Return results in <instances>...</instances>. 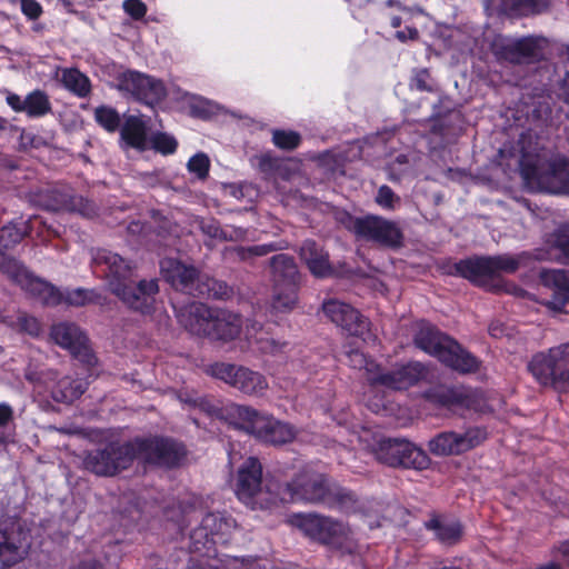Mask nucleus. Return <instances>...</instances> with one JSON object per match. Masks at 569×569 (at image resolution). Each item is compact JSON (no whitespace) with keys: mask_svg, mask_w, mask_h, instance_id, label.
I'll list each match as a JSON object with an SVG mask.
<instances>
[{"mask_svg":"<svg viewBox=\"0 0 569 569\" xmlns=\"http://www.w3.org/2000/svg\"><path fill=\"white\" fill-rule=\"evenodd\" d=\"M183 447L167 438H136L126 443L111 442L88 453L84 466L98 476H113L131 466L134 459L162 467L177 466L183 458Z\"/></svg>","mask_w":569,"mask_h":569,"instance_id":"nucleus-1","label":"nucleus"},{"mask_svg":"<svg viewBox=\"0 0 569 569\" xmlns=\"http://www.w3.org/2000/svg\"><path fill=\"white\" fill-rule=\"evenodd\" d=\"M92 261L108 281L109 289L129 308L141 313H150L159 291L154 279L141 280L136 286L129 283L131 267L121 256L107 249L92 253Z\"/></svg>","mask_w":569,"mask_h":569,"instance_id":"nucleus-2","label":"nucleus"},{"mask_svg":"<svg viewBox=\"0 0 569 569\" xmlns=\"http://www.w3.org/2000/svg\"><path fill=\"white\" fill-rule=\"evenodd\" d=\"M279 501L321 502L348 512L355 509L356 496L345 488L330 489L322 473L306 466L291 482L280 486Z\"/></svg>","mask_w":569,"mask_h":569,"instance_id":"nucleus-3","label":"nucleus"},{"mask_svg":"<svg viewBox=\"0 0 569 569\" xmlns=\"http://www.w3.org/2000/svg\"><path fill=\"white\" fill-rule=\"evenodd\" d=\"M178 322L190 333L216 341H230L240 333L241 318L224 309L209 308L201 302H189L176 308Z\"/></svg>","mask_w":569,"mask_h":569,"instance_id":"nucleus-4","label":"nucleus"},{"mask_svg":"<svg viewBox=\"0 0 569 569\" xmlns=\"http://www.w3.org/2000/svg\"><path fill=\"white\" fill-rule=\"evenodd\" d=\"M0 268L22 290L46 306H57L64 302L69 306L82 307L99 299V295L94 290L77 288L61 291L44 279L36 277L23 264L13 260L4 259L0 263Z\"/></svg>","mask_w":569,"mask_h":569,"instance_id":"nucleus-5","label":"nucleus"},{"mask_svg":"<svg viewBox=\"0 0 569 569\" xmlns=\"http://www.w3.org/2000/svg\"><path fill=\"white\" fill-rule=\"evenodd\" d=\"M346 357L350 367L355 369H365L367 379L370 382V392H376L378 386L391 390H405L418 383L427 376V369L420 362H408L396 366L389 371H385L373 360H369L359 349L350 348L346 351Z\"/></svg>","mask_w":569,"mask_h":569,"instance_id":"nucleus-6","label":"nucleus"},{"mask_svg":"<svg viewBox=\"0 0 569 569\" xmlns=\"http://www.w3.org/2000/svg\"><path fill=\"white\" fill-rule=\"evenodd\" d=\"M415 343L418 348L456 371L469 373L479 368V361L475 356L429 323L420 325L415 335Z\"/></svg>","mask_w":569,"mask_h":569,"instance_id":"nucleus-7","label":"nucleus"},{"mask_svg":"<svg viewBox=\"0 0 569 569\" xmlns=\"http://www.w3.org/2000/svg\"><path fill=\"white\" fill-rule=\"evenodd\" d=\"M229 413L236 420L234 426L238 429L252 435L262 442L279 446L290 442L297 437V431L291 425L250 406L234 405L230 408Z\"/></svg>","mask_w":569,"mask_h":569,"instance_id":"nucleus-8","label":"nucleus"},{"mask_svg":"<svg viewBox=\"0 0 569 569\" xmlns=\"http://www.w3.org/2000/svg\"><path fill=\"white\" fill-rule=\"evenodd\" d=\"M291 523L307 537L320 541L342 553L359 550L356 532L347 525L313 513L292 516Z\"/></svg>","mask_w":569,"mask_h":569,"instance_id":"nucleus-9","label":"nucleus"},{"mask_svg":"<svg viewBox=\"0 0 569 569\" xmlns=\"http://www.w3.org/2000/svg\"><path fill=\"white\" fill-rule=\"evenodd\" d=\"M519 168L523 179L528 183L535 184L540 191L569 194V159L553 158L548 163L547 170L541 172L540 157L523 152Z\"/></svg>","mask_w":569,"mask_h":569,"instance_id":"nucleus-10","label":"nucleus"},{"mask_svg":"<svg viewBox=\"0 0 569 569\" xmlns=\"http://www.w3.org/2000/svg\"><path fill=\"white\" fill-rule=\"evenodd\" d=\"M530 253L498 254L492 257H475L455 263L457 274L478 286H487L489 281L502 273H513L525 264Z\"/></svg>","mask_w":569,"mask_h":569,"instance_id":"nucleus-11","label":"nucleus"},{"mask_svg":"<svg viewBox=\"0 0 569 569\" xmlns=\"http://www.w3.org/2000/svg\"><path fill=\"white\" fill-rule=\"evenodd\" d=\"M262 466L254 457H249L238 471L236 495L243 503L254 508L264 507L279 501L280 486L266 482L263 488Z\"/></svg>","mask_w":569,"mask_h":569,"instance_id":"nucleus-12","label":"nucleus"},{"mask_svg":"<svg viewBox=\"0 0 569 569\" xmlns=\"http://www.w3.org/2000/svg\"><path fill=\"white\" fill-rule=\"evenodd\" d=\"M528 368L541 385L569 389V343L535 355Z\"/></svg>","mask_w":569,"mask_h":569,"instance_id":"nucleus-13","label":"nucleus"},{"mask_svg":"<svg viewBox=\"0 0 569 569\" xmlns=\"http://www.w3.org/2000/svg\"><path fill=\"white\" fill-rule=\"evenodd\" d=\"M207 373L250 397H263L269 388L262 373L242 366L216 362L207 368Z\"/></svg>","mask_w":569,"mask_h":569,"instance_id":"nucleus-14","label":"nucleus"},{"mask_svg":"<svg viewBox=\"0 0 569 569\" xmlns=\"http://www.w3.org/2000/svg\"><path fill=\"white\" fill-rule=\"evenodd\" d=\"M116 88L151 108L162 102L167 96L161 80L134 70L119 72L116 77Z\"/></svg>","mask_w":569,"mask_h":569,"instance_id":"nucleus-15","label":"nucleus"},{"mask_svg":"<svg viewBox=\"0 0 569 569\" xmlns=\"http://www.w3.org/2000/svg\"><path fill=\"white\" fill-rule=\"evenodd\" d=\"M376 458L388 466L426 469L430 460L427 453L405 439L386 438L378 441L373 450Z\"/></svg>","mask_w":569,"mask_h":569,"instance_id":"nucleus-16","label":"nucleus"},{"mask_svg":"<svg viewBox=\"0 0 569 569\" xmlns=\"http://www.w3.org/2000/svg\"><path fill=\"white\" fill-rule=\"evenodd\" d=\"M234 528L236 521L231 517L220 512L207 513L190 533L191 551H209L213 545L227 542Z\"/></svg>","mask_w":569,"mask_h":569,"instance_id":"nucleus-17","label":"nucleus"},{"mask_svg":"<svg viewBox=\"0 0 569 569\" xmlns=\"http://www.w3.org/2000/svg\"><path fill=\"white\" fill-rule=\"evenodd\" d=\"M347 228L357 237L385 247H396L400 244L402 238L395 222L379 216L348 217Z\"/></svg>","mask_w":569,"mask_h":569,"instance_id":"nucleus-18","label":"nucleus"},{"mask_svg":"<svg viewBox=\"0 0 569 569\" xmlns=\"http://www.w3.org/2000/svg\"><path fill=\"white\" fill-rule=\"evenodd\" d=\"M29 533L21 523L7 518L0 521V562L10 567L21 561L29 551Z\"/></svg>","mask_w":569,"mask_h":569,"instance_id":"nucleus-19","label":"nucleus"},{"mask_svg":"<svg viewBox=\"0 0 569 569\" xmlns=\"http://www.w3.org/2000/svg\"><path fill=\"white\" fill-rule=\"evenodd\" d=\"M548 44L542 37L499 39L495 42L496 56L512 63H528L540 60Z\"/></svg>","mask_w":569,"mask_h":569,"instance_id":"nucleus-20","label":"nucleus"},{"mask_svg":"<svg viewBox=\"0 0 569 569\" xmlns=\"http://www.w3.org/2000/svg\"><path fill=\"white\" fill-rule=\"evenodd\" d=\"M50 337L54 343L68 350L71 356L87 366L96 363V357L86 333L72 322H59L51 327Z\"/></svg>","mask_w":569,"mask_h":569,"instance_id":"nucleus-21","label":"nucleus"},{"mask_svg":"<svg viewBox=\"0 0 569 569\" xmlns=\"http://www.w3.org/2000/svg\"><path fill=\"white\" fill-rule=\"evenodd\" d=\"M487 438L486 429L473 427L463 433L445 431L429 441V450L436 456L459 455L479 446Z\"/></svg>","mask_w":569,"mask_h":569,"instance_id":"nucleus-22","label":"nucleus"},{"mask_svg":"<svg viewBox=\"0 0 569 569\" xmlns=\"http://www.w3.org/2000/svg\"><path fill=\"white\" fill-rule=\"evenodd\" d=\"M38 203L46 210L54 212H77L84 217H90L94 213V207L90 201L74 194L73 190L66 186L40 191Z\"/></svg>","mask_w":569,"mask_h":569,"instance_id":"nucleus-23","label":"nucleus"},{"mask_svg":"<svg viewBox=\"0 0 569 569\" xmlns=\"http://www.w3.org/2000/svg\"><path fill=\"white\" fill-rule=\"evenodd\" d=\"M322 310L326 317L350 336L359 337L363 341L371 338L368 319L350 305L337 299H329L322 303Z\"/></svg>","mask_w":569,"mask_h":569,"instance_id":"nucleus-24","label":"nucleus"},{"mask_svg":"<svg viewBox=\"0 0 569 569\" xmlns=\"http://www.w3.org/2000/svg\"><path fill=\"white\" fill-rule=\"evenodd\" d=\"M160 269L166 281L174 289L192 296L203 293L197 284L199 273L193 266H187L173 258H164L160 262Z\"/></svg>","mask_w":569,"mask_h":569,"instance_id":"nucleus-25","label":"nucleus"},{"mask_svg":"<svg viewBox=\"0 0 569 569\" xmlns=\"http://www.w3.org/2000/svg\"><path fill=\"white\" fill-rule=\"evenodd\" d=\"M427 398L432 402L448 408H466L475 411H481L482 408L477 403V393L462 387L439 386L427 392Z\"/></svg>","mask_w":569,"mask_h":569,"instance_id":"nucleus-26","label":"nucleus"},{"mask_svg":"<svg viewBox=\"0 0 569 569\" xmlns=\"http://www.w3.org/2000/svg\"><path fill=\"white\" fill-rule=\"evenodd\" d=\"M541 284L551 291V299L546 306L555 311H562L569 302V271L546 269L540 272Z\"/></svg>","mask_w":569,"mask_h":569,"instance_id":"nucleus-27","label":"nucleus"},{"mask_svg":"<svg viewBox=\"0 0 569 569\" xmlns=\"http://www.w3.org/2000/svg\"><path fill=\"white\" fill-rule=\"evenodd\" d=\"M6 101L13 111L23 112L32 119L44 117L52 109L49 96L39 89L29 92L24 98L8 92Z\"/></svg>","mask_w":569,"mask_h":569,"instance_id":"nucleus-28","label":"nucleus"},{"mask_svg":"<svg viewBox=\"0 0 569 569\" xmlns=\"http://www.w3.org/2000/svg\"><path fill=\"white\" fill-rule=\"evenodd\" d=\"M547 249H537L533 258L537 260H555L569 264V222L558 227L546 239Z\"/></svg>","mask_w":569,"mask_h":569,"instance_id":"nucleus-29","label":"nucleus"},{"mask_svg":"<svg viewBox=\"0 0 569 569\" xmlns=\"http://www.w3.org/2000/svg\"><path fill=\"white\" fill-rule=\"evenodd\" d=\"M300 257L315 277L325 278L332 273L328 253L315 241L306 240L302 243Z\"/></svg>","mask_w":569,"mask_h":569,"instance_id":"nucleus-30","label":"nucleus"},{"mask_svg":"<svg viewBox=\"0 0 569 569\" xmlns=\"http://www.w3.org/2000/svg\"><path fill=\"white\" fill-rule=\"evenodd\" d=\"M272 282L274 286L299 287L300 273L295 259L288 254L279 253L271 258Z\"/></svg>","mask_w":569,"mask_h":569,"instance_id":"nucleus-31","label":"nucleus"},{"mask_svg":"<svg viewBox=\"0 0 569 569\" xmlns=\"http://www.w3.org/2000/svg\"><path fill=\"white\" fill-rule=\"evenodd\" d=\"M120 136L127 148H133L139 151L149 148L148 127L140 117H128L121 128Z\"/></svg>","mask_w":569,"mask_h":569,"instance_id":"nucleus-32","label":"nucleus"},{"mask_svg":"<svg viewBox=\"0 0 569 569\" xmlns=\"http://www.w3.org/2000/svg\"><path fill=\"white\" fill-rule=\"evenodd\" d=\"M550 0H500V4H496L497 0H487L486 8L497 9L501 13L511 16H527L531 13H540L549 6Z\"/></svg>","mask_w":569,"mask_h":569,"instance_id":"nucleus-33","label":"nucleus"},{"mask_svg":"<svg viewBox=\"0 0 569 569\" xmlns=\"http://www.w3.org/2000/svg\"><path fill=\"white\" fill-rule=\"evenodd\" d=\"M246 338L249 343L256 345L262 353L276 356L286 347V343H281L270 337L269 332L257 321L247 323Z\"/></svg>","mask_w":569,"mask_h":569,"instance_id":"nucleus-34","label":"nucleus"},{"mask_svg":"<svg viewBox=\"0 0 569 569\" xmlns=\"http://www.w3.org/2000/svg\"><path fill=\"white\" fill-rule=\"evenodd\" d=\"M425 526L428 530L432 531L437 539L443 545H453L461 536L460 523L445 516L432 515L431 518L425 522Z\"/></svg>","mask_w":569,"mask_h":569,"instance_id":"nucleus-35","label":"nucleus"},{"mask_svg":"<svg viewBox=\"0 0 569 569\" xmlns=\"http://www.w3.org/2000/svg\"><path fill=\"white\" fill-rule=\"evenodd\" d=\"M27 231H28V228H27V223L24 221L9 223V224L3 226L0 229V263L4 259H8V260H13V261L18 262L19 264H22L18 260L4 256L2 252L4 250H9L12 247H14L16 244H18L24 238V236L27 234ZM0 271L2 273H4L6 276H8L1 268H0Z\"/></svg>","mask_w":569,"mask_h":569,"instance_id":"nucleus-36","label":"nucleus"},{"mask_svg":"<svg viewBox=\"0 0 569 569\" xmlns=\"http://www.w3.org/2000/svg\"><path fill=\"white\" fill-rule=\"evenodd\" d=\"M200 229L208 237L221 241H240L246 239L247 234V230L241 227H221L219 222L213 219L202 220L200 222Z\"/></svg>","mask_w":569,"mask_h":569,"instance_id":"nucleus-37","label":"nucleus"},{"mask_svg":"<svg viewBox=\"0 0 569 569\" xmlns=\"http://www.w3.org/2000/svg\"><path fill=\"white\" fill-rule=\"evenodd\" d=\"M88 382L82 379L64 377L52 388V398L57 402H72L87 390Z\"/></svg>","mask_w":569,"mask_h":569,"instance_id":"nucleus-38","label":"nucleus"},{"mask_svg":"<svg viewBox=\"0 0 569 569\" xmlns=\"http://www.w3.org/2000/svg\"><path fill=\"white\" fill-rule=\"evenodd\" d=\"M299 287L274 286L271 299L272 313H287L292 311L298 303Z\"/></svg>","mask_w":569,"mask_h":569,"instance_id":"nucleus-39","label":"nucleus"},{"mask_svg":"<svg viewBox=\"0 0 569 569\" xmlns=\"http://www.w3.org/2000/svg\"><path fill=\"white\" fill-rule=\"evenodd\" d=\"M287 247L286 241H276L249 247H232L227 249V253L234 254L241 261H249L257 257L267 256L273 251L282 250Z\"/></svg>","mask_w":569,"mask_h":569,"instance_id":"nucleus-40","label":"nucleus"},{"mask_svg":"<svg viewBox=\"0 0 569 569\" xmlns=\"http://www.w3.org/2000/svg\"><path fill=\"white\" fill-rule=\"evenodd\" d=\"M61 82L66 89L80 98L90 93L91 84L89 78L78 69H64L61 74Z\"/></svg>","mask_w":569,"mask_h":569,"instance_id":"nucleus-41","label":"nucleus"},{"mask_svg":"<svg viewBox=\"0 0 569 569\" xmlns=\"http://www.w3.org/2000/svg\"><path fill=\"white\" fill-rule=\"evenodd\" d=\"M24 377L39 395L46 391H50L52 395V388L56 387L58 381L57 372L51 369L36 370L29 367L24 372Z\"/></svg>","mask_w":569,"mask_h":569,"instance_id":"nucleus-42","label":"nucleus"},{"mask_svg":"<svg viewBox=\"0 0 569 569\" xmlns=\"http://www.w3.org/2000/svg\"><path fill=\"white\" fill-rule=\"evenodd\" d=\"M94 120L109 132L118 130L120 126L119 113L108 106H100L94 110Z\"/></svg>","mask_w":569,"mask_h":569,"instance_id":"nucleus-43","label":"nucleus"},{"mask_svg":"<svg viewBox=\"0 0 569 569\" xmlns=\"http://www.w3.org/2000/svg\"><path fill=\"white\" fill-rule=\"evenodd\" d=\"M421 160V154L417 151H409L407 153H399L395 160L390 163V170L392 173H407L410 172L411 169H415L418 166V162Z\"/></svg>","mask_w":569,"mask_h":569,"instance_id":"nucleus-44","label":"nucleus"},{"mask_svg":"<svg viewBox=\"0 0 569 569\" xmlns=\"http://www.w3.org/2000/svg\"><path fill=\"white\" fill-rule=\"evenodd\" d=\"M187 169L198 180H206L209 176L210 159L206 153L198 152L188 160Z\"/></svg>","mask_w":569,"mask_h":569,"instance_id":"nucleus-45","label":"nucleus"},{"mask_svg":"<svg viewBox=\"0 0 569 569\" xmlns=\"http://www.w3.org/2000/svg\"><path fill=\"white\" fill-rule=\"evenodd\" d=\"M149 147L162 154H172L177 150L178 141L169 133L157 132L150 138Z\"/></svg>","mask_w":569,"mask_h":569,"instance_id":"nucleus-46","label":"nucleus"},{"mask_svg":"<svg viewBox=\"0 0 569 569\" xmlns=\"http://www.w3.org/2000/svg\"><path fill=\"white\" fill-rule=\"evenodd\" d=\"M301 136L293 130L276 129L272 131V142L276 147L292 150L300 144Z\"/></svg>","mask_w":569,"mask_h":569,"instance_id":"nucleus-47","label":"nucleus"},{"mask_svg":"<svg viewBox=\"0 0 569 569\" xmlns=\"http://www.w3.org/2000/svg\"><path fill=\"white\" fill-rule=\"evenodd\" d=\"M182 98L189 106L193 116L207 117L212 112L211 101L204 99L203 97L186 92Z\"/></svg>","mask_w":569,"mask_h":569,"instance_id":"nucleus-48","label":"nucleus"},{"mask_svg":"<svg viewBox=\"0 0 569 569\" xmlns=\"http://www.w3.org/2000/svg\"><path fill=\"white\" fill-rule=\"evenodd\" d=\"M376 202L383 209L395 210L400 203V197L390 187L385 184L378 189Z\"/></svg>","mask_w":569,"mask_h":569,"instance_id":"nucleus-49","label":"nucleus"},{"mask_svg":"<svg viewBox=\"0 0 569 569\" xmlns=\"http://www.w3.org/2000/svg\"><path fill=\"white\" fill-rule=\"evenodd\" d=\"M17 327L20 331L26 332L32 337L39 336L41 331V326L38 319L28 315H21L18 317Z\"/></svg>","mask_w":569,"mask_h":569,"instance_id":"nucleus-50","label":"nucleus"},{"mask_svg":"<svg viewBox=\"0 0 569 569\" xmlns=\"http://www.w3.org/2000/svg\"><path fill=\"white\" fill-rule=\"evenodd\" d=\"M257 167L267 177H272L278 171L280 162L278 159L266 153L257 157Z\"/></svg>","mask_w":569,"mask_h":569,"instance_id":"nucleus-51","label":"nucleus"},{"mask_svg":"<svg viewBox=\"0 0 569 569\" xmlns=\"http://www.w3.org/2000/svg\"><path fill=\"white\" fill-rule=\"evenodd\" d=\"M320 166L329 172H336L342 167V158L333 151H326L318 157Z\"/></svg>","mask_w":569,"mask_h":569,"instance_id":"nucleus-52","label":"nucleus"},{"mask_svg":"<svg viewBox=\"0 0 569 569\" xmlns=\"http://www.w3.org/2000/svg\"><path fill=\"white\" fill-rule=\"evenodd\" d=\"M122 8L134 20L142 19L147 13V6L141 0H124Z\"/></svg>","mask_w":569,"mask_h":569,"instance_id":"nucleus-53","label":"nucleus"},{"mask_svg":"<svg viewBox=\"0 0 569 569\" xmlns=\"http://www.w3.org/2000/svg\"><path fill=\"white\" fill-rule=\"evenodd\" d=\"M123 552L122 542L114 541L104 547L103 557L109 563L118 565Z\"/></svg>","mask_w":569,"mask_h":569,"instance_id":"nucleus-54","label":"nucleus"},{"mask_svg":"<svg viewBox=\"0 0 569 569\" xmlns=\"http://www.w3.org/2000/svg\"><path fill=\"white\" fill-rule=\"evenodd\" d=\"M21 11L31 20L38 19L42 13V8L37 0H21Z\"/></svg>","mask_w":569,"mask_h":569,"instance_id":"nucleus-55","label":"nucleus"},{"mask_svg":"<svg viewBox=\"0 0 569 569\" xmlns=\"http://www.w3.org/2000/svg\"><path fill=\"white\" fill-rule=\"evenodd\" d=\"M412 86L420 91H431L430 74L426 69L419 70L412 79Z\"/></svg>","mask_w":569,"mask_h":569,"instance_id":"nucleus-56","label":"nucleus"},{"mask_svg":"<svg viewBox=\"0 0 569 569\" xmlns=\"http://www.w3.org/2000/svg\"><path fill=\"white\" fill-rule=\"evenodd\" d=\"M13 420V408L7 402H0V430H4Z\"/></svg>","mask_w":569,"mask_h":569,"instance_id":"nucleus-57","label":"nucleus"},{"mask_svg":"<svg viewBox=\"0 0 569 569\" xmlns=\"http://www.w3.org/2000/svg\"><path fill=\"white\" fill-rule=\"evenodd\" d=\"M70 569H104L102 563H100L94 558H86L79 561L77 565L70 567Z\"/></svg>","mask_w":569,"mask_h":569,"instance_id":"nucleus-58","label":"nucleus"},{"mask_svg":"<svg viewBox=\"0 0 569 569\" xmlns=\"http://www.w3.org/2000/svg\"><path fill=\"white\" fill-rule=\"evenodd\" d=\"M418 37V30L415 28H407L406 30H399L396 32V38L401 42H405L409 39H416Z\"/></svg>","mask_w":569,"mask_h":569,"instance_id":"nucleus-59","label":"nucleus"},{"mask_svg":"<svg viewBox=\"0 0 569 569\" xmlns=\"http://www.w3.org/2000/svg\"><path fill=\"white\" fill-rule=\"evenodd\" d=\"M367 406L371 411H373L376 413H379L381 410H383L386 408V403L382 398H379L377 400L368 399Z\"/></svg>","mask_w":569,"mask_h":569,"instance_id":"nucleus-60","label":"nucleus"},{"mask_svg":"<svg viewBox=\"0 0 569 569\" xmlns=\"http://www.w3.org/2000/svg\"><path fill=\"white\" fill-rule=\"evenodd\" d=\"M128 232L131 234H144L146 226L140 221H132L128 224Z\"/></svg>","mask_w":569,"mask_h":569,"instance_id":"nucleus-61","label":"nucleus"},{"mask_svg":"<svg viewBox=\"0 0 569 569\" xmlns=\"http://www.w3.org/2000/svg\"><path fill=\"white\" fill-rule=\"evenodd\" d=\"M505 331L506 329L503 328V326L499 322H492L490 323L489 326V333L490 336H492L493 338H500L505 335Z\"/></svg>","mask_w":569,"mask_h":569,"instance_id":"nucleus-62","label":"nucleus"},{"mask_svg":"<svg viewBox=\"0 0 569 569\" xmlns=\"http://www.w3.org/2000/svg\"><path fill=\"white\" fill-rule=\"evenodd\" d=\"M558 552L561 559L569 566V540L559 545Z\"/></svg>","mask_w":569,"mask_h":569,"instance_id":"nucleus-63","label":"nucleus"},{"mask_svg":"<svg viewBox=\"0 0 569 569\" xmlns=\"http://www.w3.org/2000/svg\"><path fill=\"white\" fill-rule=\"evenodd\" d=\"M562 93L565 101L569 103V71L566 73L562 82Z\"/></svg>","mask_w":569,"mask_h":569,"instance_id":"nucleus-64","label":"nucleus"}]
</instances>
